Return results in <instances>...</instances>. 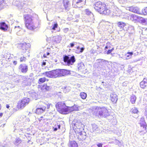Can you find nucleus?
I'll use <instances>...</instances> for the list:
<instances>
[{"label":"nucleus","mask_w":147,"mask_h":147,"mask_svg":"<svg viewBox=\"0 0 147 147\" xmlns=\"http://www.w3.org/2000/svg\"><path fill=\"white\" fill-rule=\"evenodd\" d=\"M108 46H106L105 47V49H108Z\"/></svg>","instance_id":"8fccbe9b"},{"label":"nucleus","mask_w":147,"mask_h":147,"mask_svg":"<svg viewBox=\"0 0 147 147\" xmlns=\"http://www.w3.org/2000/svg\"><path fill=\"white\" fill-rule=\"evenodd\" d=\"M51 89L50 86L47 85V84H44L40 88V90L42 92H45L47 91H50Z\"/></svg>","instance_id":"2eb2a0df"},{"label":"nucleus","mask_w":147,"mask_h":147,"mask_svg":"<svg viewBox=\"0 0 147 147\" xmlns=\"http://www.w3.org/2000/svg\"><path fill=\"white\" fill-rule=\"evenodd\" d=\"M22 142V140H21L19 138H16L15 140V144H18Z\"/></svg>","instance_id":"72a5a7b5"},{"label":"nucleus","mask_w":147,"mask_h":147,"mask_svg":"<svg viewBox=\"0 0 147 147\" xmlns=\"http://www.w3.org/2000/svg\"><path fill=\"white\" fill-rule=\"evenodd\" d=\"M19 69L22 73H26L28 70V66L25 63L21 64L19 65Z\"/></svg>","instance_id":"f8f14e48"},{"label":"nucleus","mask_w":147,"mask_h":147,"mask_svg":"<svg viewBox=\"0 0 147 147\" xmlns=\"http://www.w3.org/2000/svg\"><path fill=\"white\" fill-rule=\"evenodd\" d=\"M6 107L7 109H9L10 107L9 106V105H6Z\"/></svg>","instance_id":"de8ad7c7"},{"label":"nucleus","mask_w":147,"mask_h":147,"mask_svg":"<svg viewBox=\"0 0 147 147\" xmlns=\"http://www.w3.org/2000/svg\"><path fill=\"white\" fill-rule=\"evenodd\" d=\"M127 9L130 11L140 15V8L137 6H130L127 7Z\"/></svg>","instance_id":"ddd939ff"},{"label":"nucleus","mask_w":147,"mask_h":147,"mask_svg":"<svg viewBox=\"0 0 147 147\" xmlns=\"http://www.w3.org/2000/svg\"><path fill=\"white\" fill-rule=\"evenodd\" d=\"M98 60H100V62L101 63L108 62L107 61L102 59H98Z\"/></svg>","instance_id":"4c0bfd02"},{"label":"nucleus","mask_w":147,"mask_h":147,"mask_svg":"<svg viewBox=\"0 0 147 147\" xmlns=\"http://www.w3.org/2000/svg\"><path fill=\"white\" fill-rule=\"evenodd\" d=\"M40 107L37 108L36 109L35 113L37 114H40L44 112L46 110V104L44 103L42 104L40 106Z\"/></svg>","instance_id":"9b49d317"},{"label":"nucleus","mask_w":147,"mask_h":147,"mask_svg":"<svg viewBox=\"0 0 147 147\" xmlns=\"http://www.w3.org/2000/svg\"><path fill=\"white\" fill-rule=\"evenodd\" d=\"M24 19L25 26L28 29L33 30L36 28L32 16L28 14L26 15L24 17Z\"/></svg>","instance_id":"20e7f679"},{"label":"nucleus","mask_w":147,"mask_h":147,"mask_svg":"<svg viewBox=\"0 0 147 147\" xmlns=\"http://www.w3.org/2000/svg\"><path fill=\"white\" fill-rule=\"evenodd\" d=\"M131 112L133 113H138V111L136 108H132L131 110Z\"/></svg>","instance_id":"7c9ffc66"},{"label":"nucleus","mask_w":147,"mask_h":147,"mask_svg":"<svg viewBox=\"0 0 147 147\" xmlns=\"http://www.w3.org/2000/svg\"><path fill=\"white\" fill-rule=\"evenodd\" d=\"M93 6L96 11L103 15L108 16L111 13V11L104 2L98 1L94 3Z\"/></svg>","instance_id":"f03ea898"},{"label":"nucleus","mask_w":147,"mask_h":147,"mask_svg":"<svg viewBox=\"0 0 147 147\" xmlns=\"http://www.w3.org/2000/svg\"><path fill=\"white\" fill-rule=\"evenodd\" d=\"M49 80L46 78L45 77L40 78L38 81V83L39 84L43 83L45 82H47L49 81Z\"/></svg>","instance_id":"5701e85b"},{"label":"nucleus","mask_w":147,"mask_h":147,"mask_svg":"<svg viewBox=\"0 0 147 147\" xmlns=\"http://www.w3.org/2000/svg\"><path fill=\"white\" fill-rule=\"evenodd\" d=\"M5 4V0H0V10L4 8Z\"/></svg>","instance_id":"a878e982"},{"label":"nucleus","mask_w":147,"mask_h":147,"mask_svg":"<svg viewBox=\"0 0 147 147\" xmlns=\"http://www.w3.org/2000/svg\"><path fill=\"white\" fill-rule=\"evenodd\" d=\"M70 55H64L63 57V61L67 65L69 66L72 65L76 61V59L74 56L70 57Z\"/></svg>","instance_id":"0eeeda50"},{"label":"nucleus","mask_w":147,"mask_h":147,"mask_svg":"<svg viewBox=\"0 0 147 147\" xmlns=\"http://www.w3.org/2000/svg\"><path fill=\"white\" fill-rule=\"evenodd\" d=\"M70 147H78L77 143L74 141H71L69 142Z\"/></svg>","instance_id":"b1692460"},{"label":"nucleus","mask_w":147,"mask_h":147,"mask_svg":"<svg viewBox=\"0 0 147 147\" xmlns=\"http://www.w3.org/2000/svg\"><path fill=\"white\" fill-rule=\"evenodd\" d=\"M74 125L76 127L75 131L78 139L82 141L85 140L86 138V133L82 131L83 129L84 125L80 122H77L74 124Z\"/></svg>","instance_id":"7ed1b4c3"},{"label":"nucleus","mask_w":147,"mask_h":147,"mask_svg":"<svg viewBox=\"0 0 147 147\" xmlns=\"http://www.w3.org/2000/svg\"><path fill=\"white\" fill-rule=\"evenodd\" d=\"M110 99L113 103H115L118 100L117 96L115 93H112L110 95Z\"/></svg>","instance_id":"f3484780"},{"label":"nucleus","mask_w":147,"mask_h":147,"mask_svg":"<svg viewBox=\"0 0 147 147\" xmlns=\"http://www.w3.org/2000/svg\"><path fill=\"white\" fill-rule=\"evenodd\" d=\"M74 46V43H71L70 44V46L69 47H72Z\"/></svg>","instance_id":"a19ab883"},{"label":"nucleus","mask_w":147,"mask_h":147,"mask_svg":"<svg viewBox=\"0 0 147 147\" xmlns=\"http://www.w3.org/2000/svg\"><path fill=\"white\" fill-rule=\"evenodd\" d=\"M102 144L101 143H99L97 144V146L98 147H102Z\"/></svg>","instance_id":"79ce46f5"},{"label":"nucleus","mask_w":147,"mask_h":147,"mask_svg":"<svg viewBox=\"0 0 147 147\" xmlns=\"http://www.w3.org/2000/svg\"><path fill=\"white\" fill-rule=\"evenodd\" d=\"M22 29V28L19 26H15V30L16 32H19Z\"/></svg>","instance_id":"c756f323"},{"label":"nucleus","mask_w":147,"mask_h":147,"mask_svg":"<svg viewBox=\"0 0 147 147\" xmlns=\"http://www.w3.org/2000/svg\"><path fill=\"white\" fill-rule=\"evenodd\" d=\"M63 4L65 9L67 10H69L70 6L69 1L68 0H63Z\"/></svg>","instance_id":"6ab92c4d"},{"label":"nucleus","mask_w":147,"mask_h":147,"mask_svg":"<svg viewBox=\"0 0 147 147\" xmlns=\"http://www.w3.org/2000/svg\"><path fill=\"white\" fill-rule=\"evenodd\" d=\"M29 44L26 42L20 43L17 44V47L18 49L20 50L22 53H25L28 47Z\"/></svg>","instance_id":"1a4fd4ad"},{"label":"nucleus","mask_w":147,"mask_h":147,"mask_svg":"<svg viewBox=\"0 0 147 147\" xmlns=\"http://www.w3.org/2000/svg\"><path fill=\"white\" fill-rule=\"evenodd\" d=\"M85 13L87 15H91L92 16H93V14L88 9H87L85 10Z\"/></svg>","instance_id":"2f4dec72"},{"label":"nucleus","mask_w":147,"mask_h":147,"mask_svg":"<svg viewBox=\"0 0 147 147\" xmlns=\"http://www.w3.org/2000/svg\"><path fill=\"white\" fill-rule=\"evenodd\" d=\"M140 120L141 121H142V122H140V126L141 127H143L145 129H146L147 125L145 121L144 118H141Z\"/></svg>","instance_id":"4be33fe9"},{"label":"nucleus","mask_w":147,"mask_h":147,"mask_svg":"<svg viewBox=\"0 0 147 147\" xmlns=\"http://www.w3.org/2000/svg\"><path fill=\"white\" fill-rule=\"evenodd\" d=\"M127 54V57H129L130 55L131 56L133 54V52H128Z\"/></svg>","instance_id":"c9c22d12"},{"label":"nucleus","mask_w":147,"mask_h":147,"mask_svg":"<svg viewBox=\"0 0 147 147\" xmlns=\"http://www.w3.org/2000/svg\"><path fill=\"white\" fill-rule=\"evenodd\" d=\"M80 96L83 99H85L87 97V94L84 92H81L80 93Z\"/></svg>","instance_id":"cd10ccee"},{"label":"nucleus","mask_w":147,"mask_h":147,"mask_svg":"<svg viewBox=\"0 0 147 147\" xmlns=\"http://www.w3.org/2000/svg\"><path fill=\"white\" fill-rule=\"evenodd\" d=\"M30 101V100L29 98H24L18 102L17 107L18 109H22L27 105Z\"/></svg>","instance_id":"423d86ee"},{"label":"nucleus","mask_w":147,"mask_h":147,"mask_svg":"<svg viewBox=\"0 0 147 147\" xmlns=\"http://www.w3.org/2000/svg\"><path fill=\"white\" fill-rule=\"evenodd\" d=\"M140 86L143 89L147 88V78H144L143 80L140 82Z\"/></svg>","instance_id":"a211bd4d"},{"label":"nucleus","mask_w":147,"mask_h":147,"mask_svg":"<svg viewBox=\"0 0 147 147\" xmlns=\"http://www.w3.org/2000/svg\"><path fill=\"white\" fill-rule=\"evenodd\" d=\"M58 26V24L57 22L55 23L54 25H53V27L52 28V29L53 30H55L56 28H57Z\"/></svg>","instance_id":"f704fd0d"},{"label":"nucleus","mask_w":147,"mask_h":147,"mask_svg":"<svg viewBox=\"0 0 147 147\" xmlns=\"http://www.w3.org/2000/svg\"><path fill=\"white\" fill-rule=\"evenodd\" d=\"M3 113H0V118L2 117L3 115Z\"/></svg>","instance_id":"49530a36"},{"label":"nucleus","mask_w":147,"mask_h":147,"mask_svg":"<svg viewBox=\"0 0 147 147\" xmlns=\"http://www.w3.org/2000/svg\"><path fill=\"white\" fill-rule=\"evenodd\" d=\"M58 128L59 129H60V125H58Z\"/></svg>","instance_id":"3c124183"},{"label":"nucleus","mask_w":147,"mask_h":147,"mask_svg":"<svg viewBox=\"0 0 147 147\" xmlns=\"http://www.w3.org/2000/svg\"><path fill=\"white\" fill-rule=\"evenodd\" d=\"M13 64L15 65H17V62L16 61H13Z\"/></svg>","instance_id":"c03bdc74"},{"label":"nucleus","mask_w":147,"mask_h":147,"mask_svg":"<svg viewBox=\"0 0 147 147\" xmlns=\"http://www.w3.org/2000/svg\"><path fill=\"white\" fill-rule=\"evenodd\" d=\"M79 107L75 104L71 107L68 106V114L74 111H79Z\"/></svg>","instance_id":"4468645a"},{"label":"nucleus","mask_w":147,"mask_h":147,"mask_svg":"<svg viewBox=\"0 0 147 147\" xmlns=\"http://www.w3.org/2000/svg\"><path fill=\"white\" fill-rule=\"evenodd\" d=\"M46 64V63L45 62H43L42 64V66L45 65Z\"/></svg>","instance_id":"a18cd8bd"},{"label":"nucleus","mask_w":147,"mask_h":147,"mask_svg":"<svg viewBox=\"0 0 147 147\" xmlns=\"http://www.w3.org/2000/svg\"><path fill=\"white\" fill-rule=\"evenodd\" d=\"M71 74L70 71L63 69H58L46 71L42 73L46 77L50 78H56L67 76Z\"/></svg>","instance_id":"f257e3e1"},{"label":"nucleus","mask_w":147,"mask_h":147,"mask_svg":"<svg viewBox=\"0 0 147 147\" xmlns=\"http://www.w3.org/2000/svg\"><path fill=\"white\" fill-rule=\"evenodd\" d=\"M141 21L143 23H146L147 22V19L143 18L141 20Z\"/></svg>","instance_id":"58836bf2"},{"label":"nucleus","mask_w":147,"mask_h":147,"mask_svg":"<svg viewBox=\"0 0 147 147\" xmlns=\"http://www.w3.org/2000/svg\"><path fill=\"white\" fill-rule=\"evenodd\" d=\"M8 28V26L4 22L0 23V29L4 31H6L7 30Z\"/></svg>","instance_id":"dca6fc26"},{"label":"nucleus","mask_w":147,"mask_h":147,"mask_svg":"<svg viewBox=\"0 0 147 147\" xmlns=\"http://www.w3.org/2000/svg\"><path fill=\"white\" fill-rule=\"evenodd\" d=\"M96 110L94 113L100 116L105 115L108 113V110L106 108L104 107L98 108Z\"/></svg>","instance_id":"9d476101"},{"label":"nucleus","mask_w":147,"mask_h":147,"mask_svg":"<svg viewBox=\"0 0 147 147\" xmlns=\"http://www.w3.org/2000/svg\"><path fill=\"white\" fill-rule=\"evenodd\" d=\"M86 3V0H73L72 5L75 8L82 7Z\"/></svg>","instance_id":"6e6552de"},{"label":"nucleus","mask_w":147,"mask_h":147,"mask_svg":"<svg viewBox=\"0 0 147 147\" xmlns=\"http://www.w3.org/2000/svg\"><path fill=\"white\" fill-rule=\"evenodd\" d=\"M57 129L56 128H55L53 129V130L55 131H56L57 130Z\"/></svg>","instance_id":"09e8293b"},{"label":"nucleus","mask_w":147,"mask_h":147,"mask_svg":"<svg viewBox=\"0 0 147 147\" xmlns=\"http://www.w3.org/2000/svg\"><path fill=\"white\" fill-rule=\"evenodd\" d=\"M19 59L20 62H25L26 60V58L25 57L22 56L20 57Z\"/></svg>","instance_id":"473e14b6"},{"label":"nucleus","mask_w":147,"mask_h":147,"mask_svg":"<svg viewBox=\"0 0 147 147\" xmlns=\"http://www.w3.org/2000/svg\"><path fill=\"white\" fill-rule=\"evenodd\" d=\"M49 54V52L47 53L46 54H44L43 55V56L44 58L47 57V56Z\"/></svg>","instance_id":"ea45409f"},{"label":"nucleus","mask_w":147,"mask_h":147,"mask_svg":"<svg viewBox=\"0 0 147 147\" xmlns=\"http://www.w3.org/2000/svg\"><path fill=\"white\" fill-rule=\"evenodd\" d=\"M51 105V104H48L47 105V108L48 109H49V108Z\"/></svg>","instance_id":"37998d69"},{"label":"nucleus","mask_w":147,"mask_h":147,"mask_svg":"<svg viewBox=\"0 0 147 147\" xmlns=\"http://www.w3.org/2000/svg\"><path fill=\"white\" fill-rule=\"evenodd\" d=\"M55 106L57 111L60 113L63 114H68V106L66 105L64 101L58 102Z\"/></svg>","instance_id":"39448f33"},{"label":"nucleus","mask_w":147,"mask_h":147,"mask_svg":"<svg viewBox=\"0 0 147 147\" xmlns=\"http://www.w3.org/2000/svg\"><path fill=\"white\" fill-rule=\"evenodd\" d=\"M1 109V104H0V110Z\"/></svg>","instance_id":"603ef678"},{"label":"nucleus","mask_w":147,"mask_h":147,"mask_svg":"<svg viewBox=\"0 0 147 147\" xmlns=\"http://www.w3.org/2000/svg\"><path fill=\"white\" fill-rule=\"evenodd\" d=\"M140 15L144 16L147 15V7H145L142 9V11L140 12Z\"/></svg>","instance_id":"393cba45"},{"label":"nucleus","mask_w":147,"mask_h":147,"mask_svg":"<svg viewBox=\"0 0 147 147\" xmlns=\"http://www.w3.org/2000/svg\"><path fill=\"white\" fill-rule=\"evenodd\" d=\"M136 97L135 95L131 96L130 98V101L132 104H134L136 101Z\"/></svg>","instance_id":"c85d7f7f"},{"label":"nucleus","mask_w":147,"mask_h":147,"mask_svg":"<svg viewBox=\"0 0 147 147\" xmlns=\"http://www.w3.org/2000/svg\"><path fill=\"white\" fill-rule=\"evenodd\" d=\"M114 48H113L109 50L107 52V54L108 55L110 54L114 50Z\"/></svg>","instance_id":"e433bc0d"},{"label":"nucleus","mask_w":147,"mask_h":147,"mask_svg":"<svg viewBox=\"0 0 147 147\" xmlns=\"http://www.w3.org/2000/svg\"><path fill=\"white\" fill-rule=\"evenodd\" d=\"M142 18L134 14H132L130 15V18L131 20L135 22H137L138 19Z\"/></svg>","instance_id":"aec40b11"},{"label":"nucleus","mask_w":147,"mask_h":147,"mask_svg":"<svg viewBox=\"0 0 147 147\" xmlns=\"http://www.w3.org/2000/svg\"><path fill=\"white\" fill-rule=\"evenodd\" d=\"M76 53H79L82 52L84 50V47H82L81 48H80L79 46H78L76 47Z\"/></svg>","instance_id":"bb28decb"},{"label":"nucleus","mask_w":147,"mask_h":147,"mask_svg":"<svg viewBox=\"0 0 147 147\" xmlns=\"http://www.w3.org/2000/svg\"><path fill=\"white\" fill-rule=\"evenodd\" d=\"M117 25L120 29H123L126 25L125 23L123 22L120 21L117 23Z\"/></svg>","instance_id":"412c9836"}]
</instances>
